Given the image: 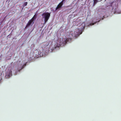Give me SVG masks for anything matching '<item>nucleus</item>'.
<instances>
[{"mask_svg": "<svg viewBox=\"0 0 121 121\" xmlns=\"http://www.w3.org/2000/svg\"><path fill=\"white\" fill-rule=\"evenodd\" d=\"M42 16L43 18H44V24H46L49 19L50 16V13L48 12L44 13L42 14Z\"/></svg>", "mask_w": 121, "mask_h": 121, "instance_id": "obj_1", "label": "nucleus"}, {"mask_svg": "<svg viewBox=\"0 0 121 121\" xmlns=\"http://www.w3.org/2000/svg\"><path fill=\"white\" fill-rule=\"evenodd\" d=\"M34 21H32L31 20H30L26 24V25L25 27V28L30 26H32L34 24Z\"/></svg>", "mask_w": 121, "mask_h": 121, "instance_id": "obj_2", "label": "nucleus"}, {"mask_svg": "<svg viewBox=\"0 0 121 121\" xmlns=\"http://www.w3.org/2000/svg\"><path fill=\"white\" fill-rule=\"evenodd\" d=\"M9 70L8 72H7L6 73V75H7L8 77H10L12 75V71L11 68L10 67H9Z\"/></svg>", "mask_w": 121, "mask_h": 121, "instance_id": "obj_3", "label": "nucleus"}, {"mask_svg": "<svg viewBox=\"0 0 121 121\" xmlns=\"http://www.w3.org/2000/svg\"><path fill=\"white\" fill-rule=\"evenodd\" d=\"M63 4L62 3L60 2L59 4L57 5V7L56 8L55 10H57L58 9H60L61 8L62 6L63 5Z\"/></svg>", "mask_w": 121, "mask_h": 121, "instance_id": "obj_4", "label": "nucleus"}, {"mask_svg": "<svg viewBox=\"0 0 121 121\" xmlns=\"http://www.w3.org/2000/svg\"><path fill=\"white\" fill-rule=\"evenodd\" d=\"M69 39L71 40V38L68 39H62L63 43L65 45L67 43V42L68 41V40Z\"/></svg>", "mask_w": 121, "mask_h": 121, "instance_id": "obj_5", "label": "nucleus"}, {"mask_svg": "<svg viewBox=\"0 0 121 121\" xmlns=\"http://www.w3.org/2000/svg\"><path fill=\"white\" fill-rule=\"evenodd\" d=\"M37 15L35 14L33 17L30 20H31L32 21H34L35 20L37 17Z\"/></svg>", "mask_w": 121, "mask_h": 121, "instance_id": "obj_6", "label": "nucleus"}, {"mask_svg": "<svg viewBox=\"0 0 121 121\" xmlns=\"http://www.w3.org/2000/svg\"><path fill=\"white\" fill-rule=\"evenodd\" d=\"M98 0H94V2L93 5L94 6L95 4H96L97 2H98Z\"/></svg>", "mask_w": 121, "mask_h": 121, "instance_id": "obj_7", "label": "nucleus"}, {"mask_svg": "<svg viewBox=\"0 0 121 121\" xmlns=\"http://www.w3.org/2000/svg\"><path fill=\"white\" fill-rule=\"evenodd\" d=\"M27 2H25L23 4V7H24L25 6H26L27 5Z\"/></svg>", "mask_w": 121, "mask_h": 121, "instance_id": "obj_8", "label": "nucleus"}, {"mask_svg": "<svg viewBox=\"0 0 121 121\" xmlns=\"http://www.w3.org/2000/svg\"><path fill=\"white\" fill-rule=\"evenodd\" d=\"M65 0H62V1L60 2L62 3L63 4V2Z\"/></svg>", "mask_w": 121, "mask_h": 121, "instance_id": "obj_9", "label": "nucleus"}, {"mask_svg": "<svg viewBox=\"0 0 121 121\" xmlns=\"http://www.w3.org/2000/svg\"><path fill=\"white\" fill-rule=\"evenodd\" d=\"M24 65H25V66H26V64H25Z\"/></svg>", "mask_w": 121, "mask_h": 121, "instance_id": "obj_10", "label": "nucleus"}, {"mask_svg": "<svg viewBox=\"0 0 121 121\" xmlns=\"http://www.w3.org/2000/svg\"><path fill=\"white\" fill-rule=\"evenodd\" d=\"M19 62H20V61H19Z\"/></svg>", "mask_w": 121, "mask_h": 121, "instance_id": "obj_11", "label": "nucleus"}, {"mask_svg": "<svg viewBox=\"0 0 121 121\" xmlns=\"http://www.w3.org/2000/svg\"><path fill=\"white\" fill-rule=\"evenodd\" d=\"M23 67H22V68H23Z\"/></svg>", "mask_w": 121, "mask_h": 121, "instance_id": "obj_12", "label": "nucleus"}]
</instances>
